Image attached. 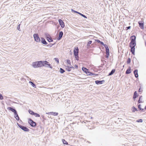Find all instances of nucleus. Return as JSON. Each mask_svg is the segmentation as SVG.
Masks as SVG:
<instances>
[{
    "label": "nucleus",
    "mask_w": 146,
    "mask_h": 146,
    "mask_svg": "<svg viewBox=\"0 0 146 146\" xmlns=\"http://www.w3.org/2000/svg\"><path fill=\"white\" fill-rule=\"evenodd\" d=\"M136 37L134 35L131 36L130 37L131 41L129 43V47H130V52L132 54L134 55L135 54V47L136 46Z\"/></svg>",
    "instance_id": "nucleus-1"
},
{
    "label": "nucleus",
    "mask_w": 146,
    "mask_h": 146,
    "mask_svg": "<svg viewBox=\"0 0 146 146\" xmlns=\"http://www.w3.org/2000/svg\"><path fill=\"white\" fill-rule=\"evenodd\" d=\"M42 65L43 61L34 62L32 64V66L35 68L42 67Z\"/></svg>",
    "instance_id": "nucleus-2"
},
{
    "label": "nucleus",
    "mask_w": 146,
    "mask_h": 146,
    "mask_svg": "<svg viewBox=\"0 0 146 146\" xmlns=\"http://www.w3.org/2000/svg\"><path fill=\"white\" fill-rule=\"evenodd\" d=\"M43 66H45L47 68H52V67L49 63V62L46 61H43Z\"/></svg>",
    "instance_id": "nucleus-3"
},
{
    "label": "nucleus",
    "mask_w": 146,
    "mask_h": 146,
    "mask_svg": "<svg viewBox=\"0 0 146 146\" xmlns=\"http://www.w3.org/2000/svg\"><path fill=\"white\" fill-rule=\"evenodd\" d=\"M33 36L35 41L38 43L40 42V40L37 33H35Z\"/></svg>",
    "instance_id": "nucleus-4"
},
{
    "label": "nucleus",
    "mask_w": 146,
    "mask_h": 146,
    "mask_svg": "<svg viewBox=\"0 0 146 146\" xmlns=\"http://www.w3.org/2000/svg\"><path fill=\"white\" fill-rule=\"evenodd\" d=\"M18 126L22 130L25 131H29V129L26 127L23 126L18 123H17Z\"/></svg>",
    "instance_id": "nucleus-5"
},
{
    "label": "nucleus",
    "mask_w": 146,
    "mask_h": 146,
    "mask_svg": "<svg viewBox=\"0 0 146 146\" xmlns=\"http://www.w3.org/2000/svg\"><path fill=\"white\" fill-rule=\"evenodd\" d=\"M28 122L29 124L33 127H35L36 125V123L30 118L29 119Z\"/></svg>",
    "instance_id": "nucleus-6"
},
{
    "label": "nucleus",
    "mask_w": 146,
    "mask_h": 146,
    "mask_svg": "<svg viewBox=\"0 0 146 146\" xmlns=\"http://www.w3.org/2000/svg\"><path fill=\"white\" fill-rule=\"evenodd\" d=\"M45 36L47 40L49 42H52L53 40L50 35L47 33L45 34Z\"/></svg>",
    "instance_id": "nucleus-7"
},
{
    "label": "nucleus",
    "mask_w": 146,
    "mask_h": 146,
    "mask_svg": "<svg viewBox=\"0 0 146 146\" xmlns=\"http://www.w3.org/2000/svg\"><path fill=\"white\" fill-rule=\"evenodd\" d=\"M79 49L77 47L74 48V56H77V55H78Z\"/></svg>",
    "instance_id": "nucleus-8"
},
{
    "label": "nucleus",
    "mask_w": 146,
    "mask_h": 146,
    "mask_svg": "<svg viewBox=\"0 0 146 146\" xmlns=\"http://www.w3.org/2000/svg\"><path fill=\"white\" fill-rule=\"evenodd\" d=\"M139 27L142 29H144V22L143 21H139L138 22Z\"/></svg>",
    "instance_id": "nucleus-9"
},
{
    "label": "nucleus",
    "mask_w": 146,
    "mask_h": 146,
    "mask_svg": "<svg viewBox=\"0 0 146 146\" xmlns=\"http://www.w3.org/2000/svg\"><path fill=\"white\" fill-rule=\"evenodd\" d=\"M71 11L72 12H74V13H76L78 14H79L80 15H81L82 17H84V18H87V17L85 15L80 13H79V12H78V11H75L73 9H72Z\"/></svg>",
    "instance_id": "nucleus-10"
},
{
    "label": "nucleus",
    "mask_w": 146,
    "mask_h": 146,
    "mask_svg": "<svg viewBox=\"0 0 146 146\" xmlns=\"http://www.w3.org/2000/svg\"><path fill=\"white\" fill-rule=\"evenodd\" d=\"M106 57L107 58H108L109 55V50L108 47L106 48Z\"/></svg>",
    "instance_id": "nucleus-11"
},
{
    "label": "nucleus",
    "mask_w": 146,
    "mask_h": 146,
    "mask_svg": "<svg viewBox=\"0 0 146 146\" xmlns=\"http://www.w3.org/2000/svg\"><path fill=\"white\" fill-rule=\"evenodd\" d=\"M58 21H59V24L61 26V27L62 28H64L65 26V25H64V23L63 21L61 19H59L58 20Z\"/></svg>",
    "instance_id": "nucleus-12"
},
{
    "label": "nucleus",
    "mask_w": 146,
    "mask_h": 146,
    "mask_svg": "<svg viewBox=\"0 0 146 146\" xmlns=\"http://www.w3.org/2000/svg\"><path fill=\"white\" fill-rule=\"evenodd\" d=\"M105 81L104 80H102L101 81L97 80L95 81V82L97 84H102Z\"/></svg>",
    "instance_id": "nucleus-13"
},
{
    "label": "nucleus",
    "mask_w": 146,
    "mask_h": 146,
    "mask_svg": "<svg viewBox=\"0 0 146 146\" xmlns=\"http://www.w3.org/2000/svg\"><path fill=\"white\" fill-rule=\"evenodd\" d=\"M41 42L43 44L46 45L47 44V42L46 41L45 39L43 37H41Z\"/></svg>",
    "instance_id": "nucleus-14"
},
{
    "label": "nucleus",
    "mask_w": 146,
    "mask_h": 146,
    "mask_svg": "<svg viewBox=\"0 0 146 146\" xmlns=\"http://www.w3.org/2000/svg\"><path fill=\"white\" fill-rule=\"evenodd\" d=\"M63 35V32L61 31L59 32V36L57 38L58 40H60L61 39L62 36Z\"/></svg>",
    "instance_id": "nucleus-15"
},
{
    "label": "nucleus",
    "mask_w": 146,
    "mask_h": 146,
    "mask_svg": "<svg viewBox=\"0 0 146 146\" xmlns=\"http://www.w3.org/2000/svg\"><path fill=\"white\" fill-rule=\"evenodd\" d=\"M7 109L9 110H11L12 112L14 113H16V112L17 111L15 109L12 108L11 107H8L7 108Z\"/></svg>",
    "instance_id": "nucleus-16"
},
{
    "label": "nucleus",
    "mask_w": 146,
    "mask_h": 146,
    "mask_svg": "<svg viewBox=\"0 0 146 146\" xmlns=\"http://www.w3.org/2000/svg\"><path fill=\"white\" fill-rule=\"evenodd\" d=\"M134 73L136 78H137L138 77L137 70L136 69L134 71Z\"/></svg>",
    "instance_id": "nucleus-17"
},
{
    "label": "nucleus",
    "mask_w": 146,
    "mask_h": 146,
    "mask_svg": "<svg viewBox=\"0 0 146 146\" xmlns=\"http://www.w3.org/2000/svg\"><path fill=\"white\" fill-rule=\"evenodd\" d=\"M14 114H15V119H16L18 121L19 120V117L17 113V111L16 112V113H14Z\"/></svg>",
    "instance_id": "nucleus-18"
},
{
    "label": "nucleus",
    "mask_w": 146,
    "mask_h": 146,
    "mask_svg": "<svg viewBox=\"0 0 146 146\" xmlns=\"http://www.w3.org/2000/svg\"><path fill=\"white\" fill-rule=\"evenodd\" d=\"M131 110L132 112H134L135 111H137L138 110L136 108H135L134 106L132 107L131 109Z\"/></svg>",
    "instance_id": "nucleus-19"
},
{
    "label": "nucleus",
    "mask_w": 146,
    "mask_h": 146,
    "mask_svg": "<svg viewBox=\"0 0 146 146\" xmlns=\"http://www.w3.org/2000/svg\"><path fill=\"white\" fill-rule=\"evenodd\" d=\"M115 69H112L111 72H110L108 74V76H111L115 72Z\"/></svg>",
    "instance_id": "nucleus-20"
},
{
    "label": "nucleus",
    "mask_w": 146,
    "mask_h": 146,
    "mask_svg": "<svg viewBox=\"0 0 146 146\" xmlns=\"http://www.w3.org/2000/svg\"><path fill=\"white\" fill-rule=\"evenodd\" d=\"M82 70L84 72H85L86 74V73H87V72H88V69L84 67H83L82 68Z\"/></svg>",
    "instance_id": "nucleus-21"
},
{
    "label": "nucleus",
    "mask_w": 146,
    "mask_h": 146,
    "mask_svg": "<svg viewBox=\"0 0 146 146\" xmlns=\"http://www.w3.org/2000/svg\"><path fill=\"white\" fill-rule=\"evenodd\" d=\"M138 95H137V93L136 91H135L134 93V96L133 97V99L136 98L137 96Z\"/></svg>",
    "instance_id": "nucleus-22"
},
{
    "label": "nucleus",
    "mask_w": 146,
    "mask_h": 146,
    "mask_svg": "<svg viewBox=\"0 0 146 146\" xmlns=\"http://www.w3.org/2000/svg\"><path fill=\"white\" fill-rule=\"evenodd\" d=\"M71 68H74L73 66L70 67H68L67 68H66V69L69 72L71 71Z\"/></svg>",
    "instance_id": "nucleus-23"
},
{
    "label": "nucleus",
    "mask_w": 146,
    "mask_h": 146,
    "mask_svg": "<svg viewBox=\"0 0 146 146\" xmlns=\"http://www.w3.org/2000/svg\"><path fill=\"white\" fill-rule=\"evenodd\" d=\"M29 112V113L32 115H34L35 113L33 111H31L30 110H28Z\"/></svg>",
    "instance_id": "nucleus-24"
},
{
    "label": "nucleus",
    "mask_w": 146,
    "mask_h": 146,
    "mask_svg": "<svg viewBox=\"0 0 146 146\" xmlns=\"http://www.w3.org/2000/svg\"><path fill=\"white\" fill-rule=\"evenodd\" d=\"M58 115V113L57 112H51V115H54V116H57Z\"/></svg>",
    "instance_id": "nucleus-25"
},
{
    "label": "nucleus",
    "mask_w": 146,
    "mask_h": 146,
    "mask_svg": "<svg viewBox=\"0 0 146 146\" xmlns=\"http://www.w3.org/2000/svg\"><path fill=\"white\" fill-rule=\"evenodd\" d=\"M141 105L140 104L138 105V108L139 109V110H141L142 111H143L144 110L143 109H142L141 108Z\"/></svg>",
    "instance_id": "nucleus-26"
},
{
    "label": "nucleus",
    "mask_w": 146,
    "mask_h": 146,
    "mask_svg": "<svg viewBox=\"0 0 146 146\" xmlns=\"http://www.w3.org/2000/svg\"><path fill=\"white\" fill-rule=\"evenodd\" d=\"M62 141L63 144H66V145L68 144V142L66 141H65L64 139H62Z\"/></svg>",
    "instance_id": "nucleus-27"
},
{
    "label": "nucleus",
    "mask_w": 146,
    "mask_h": 146,
    "mask_svg": "<svg viewBox=\"0 0 146 146\" xmlns=\"http://www.w3.org/2000/svg\"><path fill=\"white\" fill-rule=\"evenodd\" d=\"M86 74L90 76H92L94 75V74L90 72H87V73H86Z\"/></svg>",
    "instance_id": "nucleus-28"
},
{
    "label": "nucleus",
    "mask_w": 146,
    "mask_h": 146,
    "mask_svg": "<svg viewBox=\"0 0 146 146\" xmlns=\"http://www.w3.org/2000/svg\"><path fill=\"white\" fill-rule=\"evenodd\" d=\"M65 72L64 70L62 68H60V72L62 74Z\"/></svg>",
    "instance_id": "nucleus-29"
},
{
    "label": "nucleus",
    "mask_w": 146,
    "mask_h": 146,
    "mask_svg": "<svg viewBox=\"0 0 146 146\" xmlns=\"http://www.w3.org/2000/svg\"><path fill=\"white\" fill-rule=\"evenodd\" d=\"M69 104H70L69 101L68 102V101H67L65 103V105L66 106H70L69 105Z\"/></svg>",
    "instance_id": "nucleus-30"
},
{
    "label": "nucleus",
    "mask_w": 146,
    "mask_h": 146,
    "mask_svg": "<svg viewBox=\"0 0 146 146\" xmlns=\"http://www.w3.org/2000/svg\"><path fill=\"white\" fill-rule=\"evenodd\" d=\"M92 41L91 40L90 41L88 42L87 45V47L89 46H90V44L92 43Z\"/></svg>",
    "instance_id": "nucleus-31"
},
{
    "label": "nucleus",
    "mask_w": 146,
    "mask_h": 146,
    "mask_svg": "<svg viewBox=\"0 0 146 146\" xmlns=\"http://www.w3.org/2000/svg\"><path fill=\"white\" fill-rule=\"evenodd\" d=\"M54 59L56 61L57 63L58 64L59 62V59L58 58H55Z\"/></svg>",
    "instance_id": "nucleus-32"
},
{
    "label": "nucleus",
    "mask_w": 146,
    "mask_h": 146,
    "mask_svg": "<svg viewBox=\"0 0 146 146\" xmlns=\"http://www.w3.org/2000/svg\"><path fill=\"white\" fill-rule=\"evenodd\" d=\"M142 97V96H140V97H139V100L138 101V103L139 104L141 103H142V101L140 100H141V98Z\"/></svg>",
    "instance_id": "nucleus-33"
},
{
    "label": "nucleus",
    "mask_w": 146,
    "mask_h": 146,
    "mask_svg": "<svg viewBox=\"0 0 146 146\" xmlns=\"http://www.w3.org/2000/svg\"><path fill=\"white\" fill-rule=\"evenodd\" d=\"M34 115L36 117H39L40 116L38 114L35 113Z\"/></svg>",
    "instance_id": "nucleus-34"
},
{
    "label": "nucleus",
    "mask_w": 146,
    "mask_h": 146,
    "mask_svg": "<svg viewBox=\"0 0 146 146\" xmlns=\"http://www.w3.org/2000/svg\"><path fill=\"white\" fill-rule=\"evenodd\" d=\"M143 121V120L141 119H140L136 121V122H142Z\"/></svg>",
    "instance_id": "nucleus-35"
},
{
    "label": "nucleus",
    "mask_w": 146,
    "mask_h": 146,
    "mask_svg": "<svg viewBox=\"0 0 146 146\" xmlns=\"http://www.w3.org/2000/svg\"><path fill=\"white\" fill-rule=\"evenodd\" d=\"M66 62H67V63L68 64H70L71 62H70V60H66Z\"/></svg>",
    "instance_id": "nucleus-36"
},
{
    "label": "nucleus",
    "mask_w": 146,
    "mask_h": 146,
    "mask_svg": "<svg viewBox=\"0 0 146 146\" xmlns=\"http://www.w3.org/2000/svg\"><path fill=\"white\" fill-rule=\"evenodd\" d=\"M20 24H19V25H18L17 27V30L19 31L21 30L20 29Z\"/></svg>",
    "instance_id": "nucleus-37"
},
{
    "label": "nucleus",
    "mask_w": 146,
    "mask_h": 146,
    "mask_svg": "<svg viewBox=\"0 0 146 146\" xmlns=\"http://www.w3.org/2000/svg\"><path fill=\"white\" fill-rule=\"evenodd\" d=\"M75 57V58L76 59V60H79V56H78V55H77V56H74Z\"/></svg>",
    "instance_id": "nucleus-38"
},
{
    "label": "nucleus",
    "mask_w": 146,
    "mask_h": 146,
    "mask_svg": "<svg viewBox=\"0 0 146 146\" xmlns=\"http://www.w3.org/2000/svg\"><path fill=\"white\" fill-rule=\"evenodd\" d=\"M31 85H32V86H33V87H34V88L36 87V86L35 84H34L33 83V84H31Z\"/></svg>",
    "instance_id": "nucleus-39"
},
{
    "label": "nucleus",
    "mask_w": 146,
    "mask_h": 146,
    "mask_svg": "<svg viewBox=\"0 0 146 146\" xmlns=\"http://www.w3.org/2000/svg\"><path fill=\"white\" fill-rule=\"evenodd\" d=\"M131 69L130 67H129L128 68V74L131 73Z\"/></svg>",
    "instance_id": "nucleus-40"
},
{
    "label": "nucleus",
    "mask_w": 146,
    "mask_h": 146,
    "mask_svg": "<svg viewBox=\"0 0 146 146\" xmlns=\"http://www.w3.org/2000/svg\"><path fill=\"white\" fill-rule=\"evenodd\" d=\"M3 98L2 95L0 94V100H2L3 99Z\"/></svg>",
    "instance_id": "nucleus-41"
},
{
    "label": "nucleus",
    "mask_w": 146,
    "mask_h": 146,
    "mask_svg": "<svg viewBox=\"0 0 146 146\" xmlns=\"http://www.w3.org/2000/svg\"><path fill=\"white\" fill-rule=\"evenodd\" d=\"M54 44H50L48 45L47 46H49L50 47H51L52 45H54Z\"/></svg>",
    "instance_id": "nucleus-42"
},
{
    "label": "nucleus",
    "mask_w": 146,
    "mask_h": 146,
    "mask_svg": "<svg viewBox=\"0 0 146 146\" xmlns=\"http://www.w3.org/2000/svg\"><path fill=\"white\" fill-rule=\"evenodd\" d=\"M96 41L97 42H98V43H100V41H100V40H98V39L96 40Z\"/></svg>",
    "instance_id": "nucleus-43"
},
{
    "label": "nucleus",
    "mask_w": 146,
    "mask_h": 146,
    "mask_svg": "<svg viewBox=\"0 0 146 146\" xmlns=\"http://www.w3.org/2000/svg\"><path fill=\"white\" fill-rule=\"evenodd\" d=\"M138 91H139V92H142V90H141V88H140L139 90Z\"/></svg>",
    "instance_id": "nucleus-44"
},
{
    "label": "nucleus",
    "mask_w": 146,
    "mask_h": 146,
    "mask_svg": "<svg viewBox=\"0 0 146 146\" xmlns=\"http://www.w3.org/2000/svg\"><path fill=\"white\" fill-rule=\"evenodd\" d=\"M105 47V48L107 47H108L107 45L106 44H104V45H103Z\"/></svg>",
    "instance_id": "nucleus-45"
},
{
    "label": "nucleus",
    "mask_w": 146,
    "mask_h": 146,
    "mask_svg": "<svg viewBox=\"0 0 146 146\" xmlns=\"http://www.w3.org/2000/svg\"><path fill=\"white\" fill-rule=\"evenodd\" d=\"M131 62V59L129 58H128V64H129Z\"/></svg>",
    "instance_id": "nucleus-46"
},
{
    "label": "nucleus",
    "mask_w": 146,
    "mask_h": 146,
    "mask_svg": "<svg viewBox=\"0 0 146 146\" xmlns=\"http://www.w3.org/2000/svg\"><path fill=\"white\" fill-rule=\"evenodd\" d=\"M100 43L103 45H104V42H102L101 41H100Z\"/></svg>",
    "instance_id": "nucleus-47"
},
{
    "label": "nucleus",
    "mask_w": 146,
    "mask_h": 146,
    "mask_svg": "<svg viewBox=\"0 0 146 146\" xmlns=\"http://www.w3.org/2000/svg\"><path fill=\"white\" fill-rule=\"evenodd\" d=\"M46 113L48 114L51 115V112H48V113Z\"/></svg>",
    "instance_id": "nucleus-48"
},
{
    "label": "nucleus",
    "mask_w": 146,
    "mask_h": 146,
    "mask_svg": "<svg viewBox=\"0 0 146 146\" xmlns=\"http://www.w3.org/2000/svg\"><path fill=\"white\" fill-rule=\"evenodd\" d=\"M125 73L126 74H128V69L126 70Z\"/></svg>",
    "instance_id": "nucleus-49"
},
{
    "label": "nucleus",
    "mask_w": 146,
    "mask_h": 146,
    "mask_svg": "<svg viewBox=\"0 0 146 146\" xmlns=\"http://www.w3.org/2000/svg\"><path fill=\"white\" fill-rule=\"evenodd\" d=\"M74 66L76 68H78V66L77 65H75Z\"/></svg>",
    "instance_id": "nucleus-50"
},
{
    "label": "nucleus",
    "mask_w": 146,
    "mask_h": 146,
    "mask_svg": "<svg viewBox=\"0 0 146 146\" xmlns=\"http://www.w3.org/2000/svg\"><path fill=\"white\" fill-rule=\"evenodd\" d=\"M29 83H31V84H33V82H31V81H30V82H29Z\"/></svg>",
    "instance_id": "nucleus-51"
},
{
    "label": "nucleus",
    "mask_w": 146,
    "mask_h": 146,
    "mask_svg": "<svg viewBox=\"0 0 146 146\" xmlns=\"http://www.w3.org/2000/svg\"><path fill=\"white\" fill-rule=\"evenodd\" d=\"M131 28V26H128V29H130Z\"/></svg>",
    "instance_id": "nucleus-52"
},
{
    "label": "nucleus",
    "mask_w": 146,
    "mask_h": 146,
    "mask_svg": "<svg viewBox=\"0 0 146 146\" xmlns=\"http://www.w3.org/2000/svg\"><path fill=\"white\" fill-rule=\"evenodd\" d=\"M126 30H128V27H126Z\"/></svg>",
    "instance_id": "nucleus-53"
},
{
    "label": "nucleus",
    "mask_w": 146,
    "mask_h": 146,
    "mask_svg": "<svg viewBox=\"0 0 146 146\" xmlns=\"http://www.w3.org/2000/svg\"><path fill=\"white\" fill-rule=\"evenodd\" d=\"M126 63L127 64H128V59H127V60Z\"/></svg>",
    "instance_id": "nucleus-54"
},
{
    "label": "nucleus",
    "mask_w": 146,
    "mask_h": 146,
    "mask_svg": "<svg viewBox=\"0 0 146 146\" xmlns=\"http://www.w3.org/2000/svg\"><path fill=\"white\" fill-rule=\"evenodd\" d=\"M145 109L146 110V106H145Z\"/></svg>",
    "instance_id": "nucleus-55"
},
{
    "label": "nucleus",
    "mask_w": 146,
    "mask_h": 146,
    "mask_svg": "<svg viewBox=\"0 0 146 146\" xmlns=\"http://www.w3.org/2000/svg\"><path fill=\"white\" fill-rule=\"evenodd\" d=\"M145 46H146V42H145Z\"/></svg>",
    "instance_id": "nucleus-56"
},
{
    "label": "nucleus",
    "mask_w": 146,
    "mask_h": 146,
    "mask_svg": "<svg viewBox=\"0 0 146 146\" xmlns=\"http://www.w3.org/2000/svg\"><path fill=\"white\" fill-rule=\"evenodd\" d=\"M26 77H27V78H29V77H28V76H26Z\"/></svg>",
    "instance_id": "nucleus-57"
},
{
    "label": "nucleus",
    "mask_w": 146,
    "mask_h": 146,
    "mask_svg": "<svg viewBox=\"0 0 146 146\" xmlns=\"http://www.w3.org/2000/svg\"><path fill=\"white\" fill-rule=\"evenodd\" d=\"M42 117H43V118L44 119V116H43Z\"/></svg>",
    "instance_id": "nucleus-58"
},
{
    "label": "nucleus",
    "mask_w": 146,
    "mask_h": 146,
    "mask_svg": "<svg viewBox=\"0 0 146 146\" xmlns=\"http://www.w3.org/2000/svg\"><path fill=\"white\" fill-rule=\"evenodd\" d=\"M91 118L92 119V117H91Z\"/></svg>",
    "instance_id": "nucleus-59"
}]
</instances>
